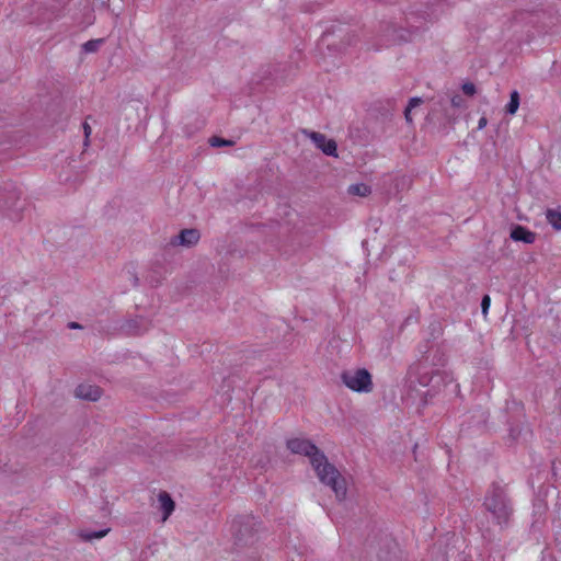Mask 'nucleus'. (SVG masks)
I'll use <instances>...</instances> for the list:
<instances>
[{
    "mask_svg": "<svg viewBox=\"0 0 561 561\" xmlns=\"http://www.w3.org/2000/svg\"><path fill=\"white\" fill-rule=\"evenodd\" d=\"M450 381L445 370L431 369L427 358L419 359L410 365L407 373L408 396L419 399L416 412L423 414L424 409L433 402L442 388Z\"/></svg>",
    "mask_w": 561,
    "mask_h": 561,
    "instance_id": "1",
    "label": "nucleus"
},
{
    "mask_svg": "<svg viewBox=\"0 0 561 561\" xmlns=\"http://www.w3.org/2000/svg\"><path fill=\"white\" fill-rule=\"evenodd\" d=\"M286 446L293 454L302 455L310 459V463L319 480L333 490L339 501H343L346 497L347 488L345 479L336 467L329 462L325 454L310 439L290 438L287 439Z\"/></svg>",
    "mask_w": 561,
    "mask_h": 561,
    "instance_id": "2",
    "label": "nucleus"
},
{
    "mask_svg": "<svg viewBox=\"0 0 561 561\" xmlns=\"http://www.w3.org/2000/svg\"><path fill=\"white\" fill-rule=\"evenodd\" d=\"M483 507L492 515L493 522L501 528L508 526L514 508L505 486L499 482H492L489 486Z\"/></svg>",
    "mask_w": 561,
    "mask_h": 561,
    "instance_id": "3",
    "label": "nucleus"
},
{
    "mask_svg": "<svg viewBox=\"0 0 561 561\" xmlns=\"http://www.w3.org/2000/svg\"><path fill=\"white\" fill-rule=\"evenodd\" d=\"M425 19L414 12L404 18V24L397 22H382L381 32L389 44H402L412 41V36L420 30H424Z\"/></svg>",
    "mask_w": 561,
    "mask_h": 561,
    "instance_id": "4",
    "label": "nucleus"
},
{
    "mask_svg": "<svg viewBox=\"0 0 561 561\" xmlns=\"http://www.w3.org/2000/svg\"><path fill=\"white\" fill-rule=\"evenodd\" d=\"M433 104L427 113V121L430 123H438L440 129L447 134L449 128L456 121L455 110L465 108L466 101L460 94H455L451 98L440 96L437 100H432Z\"/></svg>",
    "mask_w": 561,
    "mask_h": 561,
    "instance_id": "5",
    "label": "nucleus"
},
{
    "mask_svg": "<svg viewBox=\"0 0 561 561\" xmlns=\"http://www.w3.org/2000/svg\"><path fill=\"white\" fill-rule=\"evenodd\" d=\"M262 530V522L253 515H239L231 523V533L238 547L253 546Z\"/></svg>",
    "mask_w": 561,
    "mask_h": 561,
    "instance_id": "6",
    "label": "nucleus"
},
{
    "mask_svg": "<svg viewBox=\"0 0 561 561\" xmlns=\"http://www.w3.org/2000/svg\"><path fill=\"white\" fill-rule=\"evenodd\" d=\"M507 443L515 444L522 440H526L527 437L531 435V431L526 422L523 403L512 401V403L507 405Z\"/></svg>",
    "mask_w": 561,
    "mask_h": 561,
    "instance_id": "7",
    "label": "nucleus"
},
{
    "mask_svg": "<svg viewBox=\"0 0 561 561\" xmlns=\"http://www.w3.org/2000/svg\"><path fill=\"white\" fill-rule=\"evenodd\" d=\"M22 191L13 183H5L0 187V209L10 211L9 216L13 220L20 219V214L24 209L21 203Z\"/></svg>",
    "mask_w": 561,
    "mask_h": 561,
    "instance_id": "8",
    "label": "nucleus"
},
{
    "mask_svg": "<svg viewBox=\"0 0 561 561\" xmlns=\"http://www.w3.org/2000/svg\"><path fill=\"white\" fill-rule=\"evenodd\" d=\"M341 380L348 389L358 393L370 392L374 386L371 374L366 368L343 370Z\"/></svg>",
    "mask_w": 561,
    "mask_h": 561,
    "instance_id": "9",
    "label": "nucleus"
},
{
    "mask_svg": "<svg viewBox=\"0 0 561 561\" xmlns=\"http://www.w3.org/2000/svg\"><path fill=\"white\" fill-rule=\"evenodd\" d=\"M302 134L325 156L337 157V144L333 138H328L324 134L309 129H302Z\"/></svg>",
    "mask_w": 561,
    "mask_h": 561,
    "instance_id": "10",
    "label": "nucleus"
},
{
    "mask_svg": "<svg viewBox=\"0 0 561 561\" xmlns=\"http://www.w3.org/2000/svg\"><path fill=\"white\" fill-rule=\"evenodd\" d=\"M151 321L142 316L126 319L119 327L121 331L129 336H138L150 329Z\"/></svg>",
    "mask_w": 561,
    "mask_h": 561,
    "instance_id": "11",
    "label": "nucleus"
},
{
    "mask_svg": "<svg viewBox=\"0 0 561 561\" xmlns=\"http://www.w3.org/2000/svg\"><path fill=\"white\" fill-rule=\"evenodd\" d=\"M201 239V232L196 228H186L182 229L176 236H173L170 240V244L175 245H182L185 248H192Z\"/></svg>",
    "mask_w": 561,
    "mask_h": 561,
    "instance_id": "12",
    "label": "nucleus"
},
{
    "mask_svg": "<svg viewBox=\"0 0 561 561\" xmlns=\"http://www.w3.org/2000/svg\"><path fill=\"white\" fill-rule=\"evenodd\" d=\"M510 237L515 242H523L525 244H533L536 240V233L527 227L512 224Z\"/></svg>",
    "mask_w": 561,
    "mask_h": 561,
    "instance_id": "13",
    "label": "nucleus"
},
{
    "mask_svg": "<svg viewBox=\"0 0 561 561\" xmlns=\"http://www.w3.org/2000/svg\"><path fill=\"white\" fill-rule=\"evenodd\" d=\"M77 398L87 401H98L102 396V389L95 385L81 383L75 390Z\"/></svg>",
    "mask_w": 561,
    "mask_h": 561,
    "instance_id": "14",
    "label": "nucleus"
},
{
    "mask_svg": "<svg viewBox=\"0 0 561 561\" xmlns=\"http://www.w3.org/2000/svg\"><path fill=\"white\" fill-rule=\"evenodd\" d=\"M159 511L162 513V522H165L175 510V502L167 491H160L158 494Z\"/></svg>",
    "mask_w": 561,
    "mask_h": 561,
    "instance_id": "15",
    "label": "nucleus"
},
{
    "mask_svg": "<svg viewBox=\"0 0 561 561\" xmlns=\"http://www.w3.org/2000/svg\"><path fill=\"white\" fill-rule=\"evenodd\" d=\"M424 358H427V363H428L431 369L442 370L440 368L447 364V355L440 347H437L434 351L431 359H430L428 355H423L420 359H424Z\"/></svg>",
    "mask_w": 561,
    "mask_h": 561,
    "instance_id": "16",
    "label": "nucleus"
},
{
    "mask_svg": "<svg viewBox=\"0 0 561 561\" xmlns=\"http://www.w3.org/2000/svg\"><path fill=\"white\" fill-rule=\"evenodd\" d=\"M72 169L73 168L71 165V162H68L66 167H62L61 171L59 172V181L61 183H73L75 185H77L83 182V176L78 172H76L75 176L72 178Z\"/></svg>",
    "mask_w": 561,
    "mask_h": 561,
    "instance_id": "17",
    "label": "nucleus"
},
{
    "mask_svg": "<svg viewBox=\"0 0 561 561\" xmlns=\"http://www.w3.org/2000/svg\"><path fill=\"white\" fill-rule=\"evenodd\" d=\"M110 530H111L110 528H104V529H100V530H80L79 537L83 541H92L94 539L103 538L104 536H106L108 534Z\"/></svg>",
    "mask_w": 561,
    "mask_h": 561,
    "instance_id": "18",
    "label": "nucleus"
},
{
    "mask_svg": "<svg viewBox=\"0 0 561 561\" xmlns=\"http://www.w3.org/2000/svg\"><path fill=\"white\" fill-rule=\"evenodd\" d=\"M410 275V267L403 263H400L397 268L390 271L389 278L391 282H398L403 278H408Z\"/></svg>",
    "mask_w": 561,
    "mask_h": 561,
    "instance_id": "19",
    "label": "nucleus"
},
{
    "mask_svg": "<svg viewBox=\"0 0 561 561\" xmlns=\"http://www.w3.org/2000/svg\"><path fill=\"white\" fill-rule=\"evenodd\" d=\"M519 103H520V95L517 90H513L510 94V101L505 105V113L507 115H514L519 107Z\"/></svg>",
    "mask_w": 561,
    "mask_h": 561,
    "instance_id": "20",
    "label": "nucleus"
},
{
    "mask_svg": "<svg viewBox=\"0 0 561 561\" xmlns=\"http://www.w3.org/2000/svg\"><path fill=\"white\" fill-rule=\"evenodd\" d=\"M347 193L351 195L366 197L371 194V187L365 183H356L348 186Z\"/></svg>",
    "mask_w": 561,
    "mask_h": 561,
    "instance_id": "21",
    "label": "nucleus"
},
{
    "mask_svg": "<svg viewBox=\"0 0 561 561\" xmlns=\"http://www.w3.org/2000/svg\"><path fill=\"white\" fill-rule=\"evenodd\" d=\"M547 221L556 229L561 230V213L556 209H547Z\"/></svg>",
    "mask_w": 561,
    "mask_h": 561,
    "instance_id": "22",
    "label": "nucleus"
},
{
    "mask_svg": "<svg viewBox=\"0 0 561 561\" xmlns=\"http://www.w3.org/2000/svg\"><path fill=\"white\" fill-rule=\"evenodd\" d=\"M104 38L90 39L82 45V51L85 54L95 53L104 44Z\"/></svg>",
    "mask_w": 561,
    "mask_h": 561,
    "instance_id": "23",
    "label": "nucleus"
},
{
    "mask_svg": "<svg viewBox=\"0 0 561 561\" xmlns=\"http://www.w3.org/2000/svg\"><path fill=\"white\" fill-rule=\"evenodd\" d=\"M209 145L215 148H221V147H230L233 146L236 142L232 139H226L219 136H213L208 140Z\"/></svg>",
    "mask_w": 561,
    "mask_h": 561,
    "instance_id": "24",
    "label": "nucleus"
},
{
    "mask_svg": "<svg viewBox=\"0 0 561 561\" xmlns=\"http://www.w3.org/2000/svg\"><path fill=\"white\" fill-rule=\"evenodd\" d=\"M428 329H430V335H431L428 341L430 340H436V339H438L442 335V331L443 330H442V325H440L439 322H437V321L432 322L430 324Z\"/></svg>",
    "mask_w": 561,
    "mask_h": 561,
    "instance_id": "25",
    "label": "nucleus"
},
{
    "mask_svg": "<svg viewBox=\"0 0 561 561\" xmlns=\"http://www.w3.org/2000/svg\"><path fill=\"white\" fill-rule=\"evenodd\" d=\"M461 90L467 96H473L477 93V88L474 83L470 81L462 83Z\"/></svg>",
    "mask_w": 561,
    "mask_h": 561,
    "instance_id": "26",
    "label": "nucleus"
},
{
    "mask_svg": "<svg viewBox=\"0 0 561 561\" xmlns=\"http://www.w3.org/2000/svg\"><path fill=\"white\" fill-rule=\"evenodd\" d=\"M481 312L484 317L488 316V312H489V309H490V306H491V298L489 295H483L482 296V299H481Z\"/></svg>",
    "mask_w": 561,
    "mask_h": 561,
    "instance_id": "27",
    "label": "nucleus"
},
{
    "mask_svg": "<svg viewBox=\"0 0 561 561\" xmlns=\"http://www.w3.org/2000/svg\"><path fill=\"white\" fill-rule=\"evenodd\" d=\"M423 99L420 96H413L409 100L408 105L405 107H410V110L420 106L423 103Z\"/></svg>",
    "mask_w": 561,
    "mask_h": 561,
    "instance_id": "28",
    "label": "nucleus"
},
{
    "mask_svg": "<svg viewBox=\"0 0 561 561\" xmlns=\"http://www.w3.org/2000/svg\"><path fill=\"white\" fill-rule=\"evenodd\" d=\"M82 127H83V131H84V145L87 146L88 142H89V137L91 135L92 129H91L90 125L87 122H84L82 124Z\"/></svg>",
    "mask_w": 561,
    "mask_h": 561,
    "instance_id": "29",
    "label": "nucleus"
},
{
    "mask_svg": "<svg viewBox=\"0 0 561 561\" xmlns=\"http://www.w3.org/2000/svg\"><path fill=\"white\" fill-rule=\"evenodd\" d=\"M156 271H152V273L148 276V282L151 286H158L160 283V278L154 275Z\"/></svg>",
    "mask_w": 561,
    "mask_h": 561,
    "instance_id": "30",
    "label": "nucleus"
},
{
    "mask_svg": "<svg viewBox=\"0 0 561 561\" xmlns=\"http://www.w3.org/2000/svg\"><path fill=\"white\" fill-rule=\"evenodd\" d=\"M67 327L70 330H81V329H83V325L80 324L79 322H76V321L68 322Z\"/></svg>",
    "mask_w": 561,
    "mask_h": 561,
    "instance_id": "31",
    "label": "nucleus"
},
{
    "mask_svg": "<svg viewBox=\"0 0 561 561\" xmlns=\"http://www.w3.org/2000/svg\"><path fill=\"white\" fill-rule=\"evenodd\" d=\"M411 111H412V110H410V107H405V108H404V112H403V114H404V118H405V121H407V123H408V124H412Z\"/></svg>",
    "mask_w": 561,
    "mask_h": 561,
    "instance_id": "32",
    "label": "nucleus"
},
{
    "mask_svg": "<svg viewBox=\"0 0 561 561\" xmlns=\"http://www.w3.org/2000/svg\"><path fill=\"white\" fill-rule=\"evenodd\" d=\"M353 38H354V35H352V36L348 35L346 42H344V41L341 42V45L339 46V49H341L342 47L352 45L353 44Z\"/></svg>",
    "mask_w": 561,
    "mask_h": 561,
    "instance_id": "33",
    "label": "nucleus"
},
{
    "mask_svg": "<svg viewBox=\"0 0 561 561\" xmlns=\"http://www.w3.org/2000/svg\"><path fill=\"white\" fill-rule=\"evenodd\" d=\"M333 34H334V31H330V30H328V31L323 32V34H322V36H321V41H322V43L328 42V41H329V37H330L331 35H333Z\"/></svg>",
    "mask_w": 561,
    "mask_h": 561,
    "instance_id": "34",
    "label": "nucleus"
},
{
    "mask_svg": "<svg viewBox=\"0 0 561 561\" xmlns=\"http://www.w3.org/2000/svg\"><path fill=\"white\" fill-rule=\"evenodd\" d=\"M488 124V118L485 116H482L478 122V129H483Z\"/></svg>",
    "mask_w": 561,
    "mask_h": 561,
    "instance_id": "35",
    "label": "nucleus"
},
{
    "mask_svg": "<svg viewBox=\"0 0 561 561\" xmlns=\"http://www.w3.org/2000/svg\"><path fill=\"white\" fill-rule=\"evenodd\" d=\"M133 285H134L135 287L139 285V278H138V276H137V275H134V276H133Z\"/></svg>",
    "mask_w": 561,
    "mask_h": 561,
    "instance_id": "36",
    "label": "nucleus"
},
{
    "mask_svg": "<svg viewBox=\"0 0 561 561\" xmlns=\"http://www.w3.org/2000/svg\"><path fill=\"white\" fill-rule=\"evenodd\" d=\"M331 47H336V44L335 43H328V48H331Z\"/></svg>",
    "mask_w": 561,
    "mask_h": 561,
    "instance_id": "37",
    "label": "nucleus"
},
{
    "mask_svg": "<svg viewBox=\"0 0 561 561\" xmlns=\"http://www.w3.org/2000/svg\"><path fill=\"white\" fill-rule=\"evenodd\" d=\"M481 416L483 417V422H485V413L484 412L481 413Z\"/></svg>",
    "mask_w": 561,
    "mask_h": 561,
    "instance_id": "38",
    "label": "nucleus"
}]
</instances>
